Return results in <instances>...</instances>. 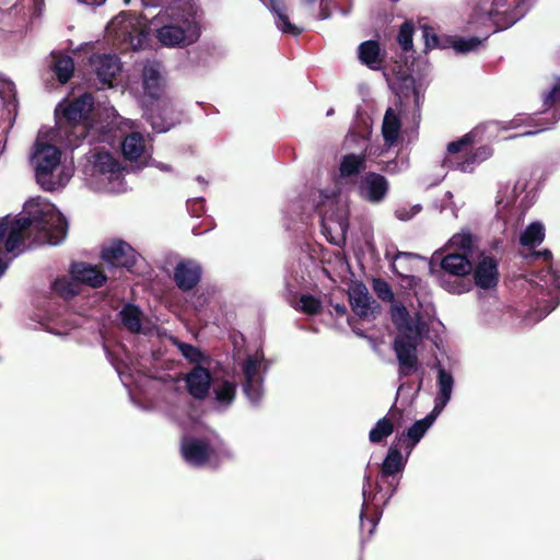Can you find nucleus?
<instances>
[{
	"instance_id": "1",
	"label": "nucleus",
	"mask_w": 560,
	"mask_h": 560,
	"mask_svg": "<svg viewBox=\"0 0 560 560\" xmlns=\"http://www.w3.org/2000/svg\"><path fill=\"white\" fill-rule=\"evenodd\" d=\"M68 222L51 202L35 198L28 200L15 218L5 217L0 221V254L21 253L25 241L58 245L67 236Z\"/></svg>"
},
{
	"instance_id": "2",
	"label": "nucleus",
	"mask_w": 560,
	"mask_h": 560,
	"mask_svg": "<svg viewBox=\"0 0 560 560\" xmlns=\"http://www.w3.org/2000/svg\"><path fill=\"white\" fill-rule=\"evenodd\" d=\"M202 11L192 2H180L160 11L150 25L159 43L184 48L198 42L202 33Z\"/></svg>"
},
{
	"instance_id": "3",
	"label": "nucleus",
	"mask_w": 560,
	"mask_h": 560,
	"mask_svg": "<svg viewBox=\"0 0 560 560\" xmlns=\"http://www.w3.org/2000/svg\"><path fill=\"white\" fill-rule=\"evenodd\" d=\"M390 315L398 330L393 348L399 363V375L408 376L418 368L417 348L428 330V325L419 313L411 315L401 304L394 305Z\"/></svg>"
},
{
	"instance_id": "4",
	"label": "nucleus",
	"mask_w": 560,
	"mask_h": 560,
	"mask_svg": "<svg viewBox=\"0 0 560 560\" xmlns=\"http://www.w3.org/2000/svg\"><path fill=\"white\" fill-rule=\"evenodd\" d=\"M475 244L472 234L468 231H462L452 236L448 241V247L462 253H451L442 258L440 265L444 275L440 278L441 285L448 292L462 294L470 289V283L464 277L468 276L472 266L468 259Z\"/></svg>"
},
{
	"instance_id": "5",
	"label": "nucleus",
	"mask_w": 560,
	"mask_h": 560,
	"mask_svg": "<svg viewBox=\"0 0 560 560\" xmlns=\"http://www.w3.org/2000/svg\"><path fill=\"white\" fill-rule=\"evenodd\" d=\"M93 108V97L84 93L71 102H62L56 108L58 128L54 138L68 148H75L88 133V118Z\"/></svg>"
},
{
	"instance_id": "6",
	"label": "nucleus",
	"mask_w": 560,
	"mask_h": 560,
	"mask_svg": "<svg viewBox=\"0 0 560 560\" xmlns=\"http://www.w3.org/2000/svg\"><path fill=\"white\" fill-rule=\"evenodd\" d=\"M35 177L42 188L48 191L65 187L73 176L72 163L61 162V152L56 145L37 139L31 156Z\"/></svg>"
},
{
	"instance_id": "7",
	"label": "nucleus",
	"mask_w": 560,
	"mask_h": 560,
	"mask_svg": "<svg viewBox=\"0 0 560 560\" xmlns=\"http://www.w3.org/2000/svg\"><path fill=\"white\" fill-rule=\"evenodd\" d=\"M142 85L144 95L151 101V108L145 110L151 127L156 132H165L175 125L174 108L168 100H163L165 79L159 62H147L143 67Z\"/></svg>"
},
{
	"instance_id": "8",
	"label": "nucleus",
	"mask_w": 560,
	"mask_h": 560,
	"mask_svg": "<svg viewBox=\"0 0 560 560\" xmlns=\"http://www.w3.org/2000/svg\"><path fill=\"white\" fill-rule=\"evenodd\" d=\"M91 165L86 167L89 186L102 192L122 194L128 189L125 175L127 168L118 158L102 151L93 154Z\"/></svg>"
},
{
	"instance_id": "9",
	"label": "nucleus",
	"mask_w": 560,
	"mask_h": 560,
	"mask_svg": "<svg viewBox=\"0 0 560 560\" xmlns=\"http://www.w3.org/2000/svg\"><path fill=\"white\" fill-rule=\"evenodd\" d=\"M425 85L416 81L412 77L404 78L397 91L398 103L395 107H388L382 124V136L387 148L394 147L399 139L401 129L402 107L409 104L419 109L423 100Z\"/></svg>"
},
{
	"instance_id": "10",
	"label": "nucleus",
	"mask_w": 560,
	"mask_h": 560,
	"mask_svg": "<svg viewBox=\"0 0 560 560\" xmlns=\"http://www.w3.org/2000/svg\"><path fill=\"white\" fill-rule=\"evenodd\" d=\"M482 132L483 127H477L459 140L450 142L444 165L463 173H469L472 172L479 163L489 159L492 155V150L487 145L479 147L474 153L468 155V149L472 143L477 142V138H479Z\"/></svg>"
},
{
	"instance_id": "11",
	"label": "nucleus",
	"mask_w": 560,
	"mask_h": 560,
	"mask_svg": "<svg viewBox=\"0 0 560 560\" xmlns=\"http://www.w3.org/2000/svg\"><path fill=\"white\" fill-rule=\"evenodd\" d=\"M106 34L108 38L137 50L147 43L149 28L145 19L122 12L108 23Z\"/></svg>"
},
{
	"instance_id": "12",
	"label": "nucleus",
	"mask_w": 560,
	"mask_h": 560,
	"mask_svg": "<svg viewBox=\"0 0 560 560\" xmlns=\"http://www.w3.org/2000/svg\"><path fill=\"white\" fill-rule=\"evenodd\" d=\"M398 487V481L388 482V489L381 493V490L376 494L370 493L371 488V479L369 476L364 478V483L362 488V495H363V503L362 509L360 513V522H361V530H364L365 523L364 520H368L369 526H368V535L370 536L375 527L376 524L382 515L383 508L389 502V500L395 494Z\"/></svg>"
},
{
	"instance_id": "13",
	"label": "nucleus",
	"mask_w": 560,
	"mask_h": 560,
	"mask_svg": "<svg viewBox=\"0 0 560 560\" xmlns=\"http://www.w3.org/2000/svg\"><path fill=\"white\" fill-rule=\"evenodd\" d=\"M242 387L250 404L257 405L264 396V375L268 369L264 354L256 352L248 355L241 364Z\"/></svg>"
},
{
	"instance_id": "14",
	"label": "nucleus",
	"mask_w": 560,
	"mask_h": 560,
	"mask_svg": "<svg viewBox=\"0 0 560 560\" xmlns=\"http://www.w3.org/2000/svg\"><path fill=\"white\" fill-rule=\"evenodd\" d=\"M530 283L541 294V303L545 304L544 310L539 311L538 319H541L560 302V275L548 265L547 269L540 270L530 279Z\"/></svg>"
},
{
	"instance_id": "15",
	"label": "nucleus",
	"mask_w": 560,
	"mask_h": 560,
	"mask_svg": "<svg viewBox=\"0 0 560 560\" xmlns=\"http://www.w3.org/2000/svg\"><path fill=\"white\" fill-rule=\"evenodd\" d=\"M102 259L109 268L131 269L137 261V253L124 241H115L103 248Z\"/></svg>"
},
{
	"instance_id": "16",
	"label": "nucleus",
	"mask_w": 560,
	"mask_h": 560,
	"mask_svg": "<svg viewBox=\"0 0 560 560\" xmlns=\"http://www.w3.org/2000/svg\"><path fill=\"white\" fill-rule=\"evenodd\" d=\"M388 189L389 185L387 179L376 173H366L358 183L359 196L371 203L382 202Z\"/></svg>"
},
{
	"instance_id": "17",
	"label": "nucleus",
	"mask_w": 560,
	"mask_h": 560,
	"mask_svg": "<svg viewBox=\"0 0 560 560\" xmlns=\"http://www.w3.org/2000/svg\"><path fill=\"white\" fill-rule=\"evenodd\" d=\"M491 16L503 15L504 27L512 26L528 11L532 0H490Z\"/></svg>"
},
{
	"instance_id": "18",
	"label": "nucleus",
	"mask_w": 560,
	"mask_h": 560,
	"mask_svg": "<svg viewBox=\"0 0 560 560\" xmlns=\"http://www.w3.org/2000/svg\"><path fill=\"white\" fill-rule=\"evenodd\" d=\"M180 450L185 462L195 467L205 466L213 452L207 440L192 436L183 438Z\"/></svg>"
},
{
	"instance_id": "19",
	"label": "nucleus",
	"mask_w": 560,
	"mask_h": 560,
	"mask_svg": "<svg viewBox=\"0 0 560 560\" xmlns=\"http://www.w3.org/2000/svg\"><path fill=\"white\" fill-rule=\"evenodd\" d=\"M121 153L125 160L137 163L138 167L151 155L152 148L142 133L133 131L121 141Z\"/></svg>"
},
{
	"instance_id": "20",
	"label": "nucleus",
	"mask_w": 560,
	"mask_h": 560,
	"mask_svg": "<svg viewBox=\"0 0 560 560\" xmlns=\"http://www.w3.org/2000/svg\"><path fill=\"white\" fill-rule=\"evenodd\" d=\"M474 280L478 288L489 290L499 282L498 261L494 257L481 254L474 268Z\"/></svg>"
},
{
	"instance_id": "21",
	"label": "nucleus",
	"mask_w": 560,
	"mask_h": 560,
	"mask_svg": "<svg viewBox=\"0 0 560 560\" xmlns=\"http://www.w3.org/2000/svg\"><path fill=\"white\" fill-rule=\"evenodd\" d=\"M90 63L103 86H112L113 79L121 69L118 57L110 54L93 56Z\"/></svg>"
},
{
	"instance_id": "22",
	"label": "nucleus",
	"mask_w": 560,
	"mask_h": 560,
	"mask_svg": "<svg viewBox=\"0 0 560 560\" xmlns=\"http://www.w3.org/2000/svg\"><path fill=\"white\" fill-rule=\"evenodd\" d=\"M438 417L439 415H434V412L431 411L423 419L416 421L407 432L397 435L395 442L408 451V454H411L415 446L421 441Z\"/></svg>"
},
{
	"instance_id": "23",
	"label": "nucleus",
	"mask_w": 560,
	"mask_h": 560,
	"mask_svg": "<svg viewBox=\"0 0 560 560\" xmlns=\"http://www.w3.org/2000/svg\"><path fill=\"white\" fill-rule=\"evenodd\" d=\"M349 300L353 312L363 318L372 317L378 304L363 283H354L349 290Z\"/></svg>"
},
{
	"instance_id": "24",
	"label": "nucleus",
	"mask_w": 560,
	"mask_h": 560,
	"mask_svg": "<svg viewBox=\"0 0 560 560\" xmlns=\"http://www.w3.org/2000/svg\"><path fill=\"white\" fill-rule=\"evenodd\" d=\"M185 383L190 396L195 399L203 400L209 396L212 377L207 369L195 366L186 374Z\"/></svg>"
},
{
	"instance_id": "25",
	"label": "nucleus",
	"mask_w": 560,
	"mask_h": 560,
	"mask_svg": "<svg viewBox=\"0 0 560 560\" xmlns=\"http://www.w3.org/2000/svg\"><path fill=\"white\" fill-rule=\"evenodd\" d=\"M438 377H436V386L438 394L434 398V407L432 411L434 415H439L443 411L446 405L450 402L452 398V393L454 388V377L451 372L446 371L442 365L436 366Z\"/></svg>"
},
{
	"instance_id": "26",
	"label": "nucleus",
	"mask_w": 560,
	"mask_h": 560,
	"mask_svg": "<svg viewBox=\"0 0 560 560\" xmlns=\"http://www.w3.org/2000/svg\"><path fill=\"white\" fill-rule=\"evenodd\" d=\"M201 278V267L195 260H182L174 270V281L182 290L192 289Z\"/></svg>"
},
{
	"instance_id": "27",
	"label": "nucleus",
	"mask_w": 560,
	"mask_h": 560,
	"mask_svg": "<svg viewBox=\"0 0 560 560\" xmlns=\"http://www.w3.org/2000/svg\"><path fill=\"white\" fill-rule=\"evenodd\" d=\"M71 277L77 283H84L92 288L102 287L107 276L104 275L96 266L86 262H74L71 266Z\"/></svg>"
},
{
	"instance_id": "28",
	"label": "nucleus",
	"mask_w": 560,
	"mask_h": 560,
	"mask_svg": "<svg viewBox=\"0 0 560 560\" xmlns=\"http://www.w3.org/2000/svg\"><path fill=\"white\" fill-rule=\"evenodd\" d=\"M398 445L399 444L394 442L387 451V454L381 467L382 479L394 477L395 475L401 472L405 469V466L410 454H408V451H406V455H402Z\"/></svg>"
},
{
	"instance_id": "29",
	"label": "nucleus",
	"mask_w": 560,
	"mask_h": 560,
	"mask_svg": "<svg viewBox=\"0 0 560 560\" xmlns=\"http://www.w3.org/2000/svg\"><path fill=\"white\" fill-rule=\"evenodd\" d=\"M358 58L362 65L371 70H381L384 65V54L376 40L361 43L358 47Z\"/></svg>"
},
{
	"instance_id": "30",
	"label": "nucleus",
	"mask_w": 560,
	"mask_h": 560,
	"mask_svg": "<svg viewBox=\"0 0 560 560\" xmlns=\"http://www.w3.org/2000/svg\"><path fill=\"white\" fill-rule=\"evenodd\" d=\"M401 418V411L397 408H390L387 416L380 419L369 433L371 443H380L388 438L393 432L396 424Z\"/></svg>"
},
{
	"instance_id": "31",
	"label": "nucleus",
	"mask_w": 560,
	"mask_h": 560,
	"mask_svg": "<svg viewBox=\"0 0 560 560\" xmlns=\"http://www.w3.org/2000/svg\"><path fill=\"white\" fill-rule=\"evenodd\" d=\"M236 384L232 381L221 380L213 384V408L218 411L226 410L234 401Z\"/></svg>"
},
{
	"instance_id": "32",
	"label": "nucleus",
	"mask_w": 560,
	"mask_h": 560,
	"mask_svg": "<svg viewBox=\"0 0 560 560\" xmlns=\"http://www.w3.org/2000/svg\"><path fill=\"white\" fill-rule=\"evenodd\" d=\"M269 9L275 14V23L277 28L284 33L293 36H298L302 33V28L296 24L291 23L288 14V9L282 0H268Z\"/></svg>"
},
{
	"instance_id": "33",
	"label": "nucleus",
	"mask_w": 560,
	"mask_h": 560,
	"mask_svg": "<svg viewBox=\"0 0 560 560\" xmlns=\"http://www.w3.org/2000/svg\"><path fill=\"white\" fill-rule=\"evenodd\" d=\"M322 229L325 234L334 232L343 236L348 230L347 209H341L337 213L326 211L322 217Z\"/></svg>"
},
{
	"instance_id": "34",
	"label": "nucleus",
	"mask_w": 560,
	"mask_h": 560,
	"mask_svg": "<svg viewBox=\"0 0 560 560\" xmlns=\"http://www.w3.org/2000/svg\"><path fill=\"white\" fill-rule=\"evenodd\" d=\"M517 185H505L499 191L497 196V214L505 220L504 211L509 209L517 199L518 191L523 190Z\"/></svg>"
},
{
	"instance_id": "35",
	"label": "nucleus",
	"mask_w": 560,
	"mask_h": 560,
	"mask_svg": "<svg viewBox=\"0 0 560 560\" xmlns=\"http://www.w3.org/2000/svg\"><path fill=\"white\" fill-rule=\"evenodd\" d=\"M365 167V158L363 155L347 154L342 158L339 166V179L343 180L358 174Z\"/></svg>"
},
{
	"instance_id": "36",
	"label": "nucleus",
	"mask_w": 560,
	"mask_h": 560,
	"mask_svg": "<svg viewBox=\"0 0 560 560\" xmlns=\"http://www.w3.org/2000/svg\"><path fill=\"white\" fill-rule=\"evenodd\" d=\"M120 319L124 326L131 332H140L142 312L133 304H127L120 311Z\"/></svg>"
},
{
	"instance_id": "37",
	"label": "nucleus",
	"mask_w": 560,
	"mask_h": 560,
	"mask_svg": "<svg viewBox=\"0 0 560 560\" xmlns=\"http://www.w3.org/2000/svg\"><path fill=\"white\" fill-rule=\"evenodd\" d=\"M54 72L60 83H66L73 74L74 63L71 57L67 55H54Z\"/></svg>"
},
{
	"instance_id": "38",
	"label": "nucleus",
	"mask_w": 560,
	"mask_h": 560,
	"mask_svg": "<svg viewBox=\"0 0 560 560\" xmlns=\"http://www.w3.org/2000/svg\"><path fill=\"white\" fill-rule=\"evenodd\" d=\"M545 238V228L540 222L530 223L521 234L520 242L523 246L535 247Z\"/></svg>"
},
{
	"instance_id": "39",
	"label": "nucleus",
	"mask_w": 560,
	"mask_h": 560,
	"mask_svg": "<svg viewBox=\"0 0 560 560\" xmlns=\"http://www.w3.org/2000/svg\"><path fill=\"white\" fill-rule=\"evenodd\" d=\"M0 101L9 114L15 113L18 107L16 89L12 81H0Z\"/></svg>"
},
{
	"instance_id": "40",
	"label": "nucleus",
	"mask_w": 560,
	"mask_h": 560,
	"mask_svg": "<svg viewBox=\"0 0 560 560\" xmlns=\"http://www.w3.org/2000/svg\"><path fill=\"white\" fill-rule=\"evenodd\" d=\"M54 290L59 293L63 298H71L79 292V284L71 277L68 278H59L54 282Z\"/></svg>"
},
{
	"instance_id": "41",
	"label": "nucleus",
	"mask_w": 560,
	"mask_h": 560,
	"mask_svg": "<svg viewBox=\"0 0 560 560\" xmlns=\"http://www.w3.org/2000/svg\"><path fill=\"white\" fill-rule=\"evenodd\" d=\"M372 288L380 300L388 303L394 301V292L385 280L380 278L373 279Z\"/></svg>"
},
{
	"instance_id": "42",
	"label": "nucleus",
	"mask_w": 560,
	"mask_h": 560,
	"mask_svg": "<svg viewBox=\"0 0 560 560\" xmlns=\"http://www.w3.org/2000/svg\"><path fill=\"white\" fill-rule=\"evenodd\" d=\"M298 308L308 315L318 314L322 310V302L310 294H304L300 298Z\"/></svg>"
},
{
	"instance_id": "43",
	"label": "nucleus",
	"mask_w": 560,
	"mask_h": 560,
	"mask_svg": "<svg viewBox=\"0 0 560 560\" xmlns=\"http://www.w3.org/2000/svg\"><path fill=\"white\" fill-rule=\"evenodd\" d=\"M412 34L413 28L409 22H406L400 26L398 43L404 51L412 50Z\"/></svg>"
},
{
	"instance_id": "44",
	"label": "nucleus",
	"mask_w": 560,
	"mask_h": 560,
	"mask_svg": "<svg viewBox=\"0 0 560 560\" xmlns=\"http://www.w3.org/2000/svg\"><path fill=\"white\" fill-rule=\"evenodd\" d=\"M482 40L478 37L458 38L454 40L453 48L457 52H469L476 50Z\"/></svg>"
},
{
	"instance_id": "45",
	"label": "nucleus",
	"mask_w": 560,
	"mask_h": 560,
	"mask_svg": "<svg viewBox=\"0 0 560 560\" xmlns=\"http://www.w3.org/2000/svg\"><path fill=\"white\" fill-rule=\"evenodd\" d=\"M421 205H401L395 210V217L400 221H409L421 211Z\"/></svg>"
},
{
	"instance_id": "46",
	"label": "nucleus",
	"mask_w": 560,
	"mask_h": 560,
	"mask_svg": "<svg viewBox=\"0 0 560 560\" xmlns=\"http://www.w3.org/2000/svg\"><path fill=\"white\" fill-rule=\"evenodd\" d=\"M386 259L390 260V269L393 272H395L398 277H405L404 272L399 270V265L397 264L401 259H411L415 258L416 255L411 253L406 252H397L396 254H390L389 252H386L385 254Z\"/></svg>"
},
{
	"instance_id": "47",
	"label": "nucleus",
	"mask_w": 560,
	"mask_h": 560,
	"mask_svg": "<svg viewBox=\"0 0 560 560\" xmlns=\"http://www.w3.org/2000/svg\"><path fill=\"white\" fill-rule=\"evenodd\" d=\"M177 346H178L179 351L182 352V354L185 358H187L194 362L199 360L200 351L197 348H195L194 346L184 343V342H179Z\"/></svg>"
},
{
	"instance_id": "48",
	"label": "nucleus",
	"mask_w": 560,
	"mask_h": 560,
	"mask_svg": "<svg viewBox=\"0 0 560 560\" xmlns=\"http://www.w3.org/2000/svg\"><path fill=\"white\" fill-rule=\"evenodd\" d=\"M422 35L424 38L425 48L432 49L439 46V38L429 27H423Z\"/></svg>"
},
{
	"instance_id": "49",
	"label": "nucleus",
	"mask_w": 560,
	"mask_h": 560,
	"mask_svg": "<svg viewBox=\"0 0 560 560\" xmlns=\"http://www.w3.org/2000/svg\"><path fill=\"white\" fill-rule=\"evenodd\" d=\"M145 166H153L162 172H171L172 171L171 165H168L166 163L158 162V161L153 160L151 158V155H149V158L144 162H142V164L140 166H138V170H142Z\"/></svg>"
},
{
	"instance_id": "50",
	"label": "nucleus",
	"mask_w": 560,
	"mask_h": 560,
	"mask_svg": "<svg viewBox=\"0 0 560 560\" xmlns=\"http://www.w3.org/2000/svg\"><path fill=\"white\" fill-rule=\"evenodd\" d=\"M550 116H551V117L549 118V121H548L545 126H542L540 129H538V130H536V131H527V132H525L524 135H535V133H537V132H539V131H542V130L549 129V128H550V126H552L553 124H556V122L559 120V118H560V113H559V112H557V110H553V112L550 114Z\"/></svg>"
},
{
	"instance_id": "51",
	"label": "nucleus",
	"mask_w": 560,
	"mask_h": 560,
	"mask_svg": "<svg viewBox=\"0 0 560 560\" xmlns=\"http://www.w3.org/2000/svg\"><path fill=\"white\" fill-rule=\"evenodd\" d=\"M552 102H560V82L556 84L545 97V104Z\"/></svg>"
},
{
	"instance_id": "52",
	"label": "nucleus",
	"mask_w": 560,
	"mask_h": 560,
	"mask_svg": "<svg viewBox=\"0 0 560 560\" xmlns=\"http://www.w3.org/2000/svg\"><path fill=\"white\" fill-rule=\"evenodd\" d=\"M537 257H542L544 260L549 264L551 259V253L549 250L539 252L536 254Z\"/></svg>"
},
{
	"instance_id": "53",
	"label": "nucleus",
	"mask_w": 560,
	"mask_h": 560,
	"mask_svg": "<svg viewBox=\"0 0 560 560\" xmlns=\"http://www.w3.org/2000/svg\"><path fill=\"white\" fill-rule=\"evenodd\" d=\"M78 1L89 4V5H101L105 2V0H78Z\"/></svg>"
},
{
	"instance_id": "54",
	"label": "nucleus",
	"mask_w": 560,
	"mask_h": 560,
	"mask_svg": "<svg viewBox=\"0 0 560 560\" xmlns=\"http://www.w3.org/2000/svg\"><path fill=\"white\" fill-rule=\"evenodd\" d=\"M334 310L338 315H345L347 312V308L343 304H336L334 305Z\"/></svg>"
},
{
	"instance_id": "55",
	"label": "nucleus",
	"mask_w": 560,
	"mask_h": 560,
	"mask_svg": "<svg viewBox=\"0 0 560 560\" xmlns=\"http://www.w3.org/2000/svg\"><path fill=\"white\" fill-rule=\"evenodd\" d=\"M143 5L145 7H156L162 2L163 0H141Z\"/></svg>"
},
{
	"instance_id": "56",
	"label": "nucleus",
	"mask_w": 560,
	"mask_h": 560,
	"mask_svg": "<svg viewBox=\"0 0 560 560\" xmlns=\"http://www.w3.org/2000/svg\"><path fill=\"white\" fill-rule=\"evenodd\" d=\"M195 206H199L200 208H202V200H194V201H191V203H189V207H195Z\"/></svg>"
},
{
	"instance_id": "57",
	"label": "nucleus",
	"mask_w": 560,
	"mask_h": 560,
	"mask_svg": "<svg viewBox=\"0 0 560 560\" xmlns=\"http://www.w3.org/2000/svg\"><path fill=\"white\" fill-rule=\"evenodd\" d=\"M394 166H396L395 162L388 163V165L386 166V171L387 172H394Z\"/></svg>"
},
{
	"instance_id": "58",
	"label": "nucleus",
	"mask_w": 560,
	"mask_h": 560,
	"mask_svg": "<svg viewBox=\"0 0 560 560\" xmlns=\"http://www.w3.org/2000/svg\"><path fill=\"white\" fill-rule=\"evenodd\" d=\"M7 269V264L0 261V277L4 273Z\"/></svg>"
},
{
	"instance_id": "59",
	"label": "nucleus",
	"mask_w": 560,
	"mask_h": 560,
	"mask_svg": "<svg viewBox=\"0 0 560 560\" xmlns=\"http://www.w3.org/2000/svg\"><path fill=\"white\" fill-rule=\"evenodd\" d=\"M115 369H116V371L118 372V374L121 376V375H122V372L120 371V368H119V366H117V365H115Z\"/></svg>"
},
{
	"instance_id": "60",
	"label": "nucleus",
	"mask_w": 560,
	"mask_h": 560,
	"mask_svg": "<svg viewBox=\"0 0 560 560\" xmlns=\"http://www.w3.org/2000/svg\"><path fill=\"white\" fill-rule=\"evenodd\" d=\"M306 3H313L315 0H303Z\"/></svg>"
},
{
	"instance_id": "61",
	"label": "nucleus",
	"mask_w": 560,
	"mask_h": 560,
	"mask_svg": "<svg viewBox=\"0 0 560 560\" xmlns=\"http://www.w3.org/2000/svg\"><path fill=\"white\" fill-rule=\"evenodd\" d=\"M320 15H322V19H327L328 18V15L324 14V13H322Z\"/></svg>"
},
{
	"instance_id": "62",
	"label": "nucleus",
	"mask_w": 560,
	"mask_h": 560,
	"mask_svg": "<svg viewBox=\"0 0 560 560\" xmlns=\"http://www.w3.org/2000/svg\"><path fill=\"white\" fill-rule=\"evenodd\" d=\"M327 115H328V116H329V115H332V109H329V110L327 112Z\"/></svg>"
}]
</instances>
